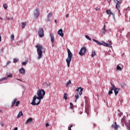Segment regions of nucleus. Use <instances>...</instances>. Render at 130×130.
<instances>
[{"label": "nucleus", "mask_w": 130, "mask_h": 130, "mask_svg": "<svg viewBox=\"0 0 130 130\" xmlns=\"http://www.w3.org/2000/svg\"><path fill=\"white\" fill-rule=\"evenodd\" d=\"M37 95H34L32 98V101L30 103L31 105H39L41 100L43 99L44 96L45 95V91L44 89H38Z\"/></svg>", "instance_id": "nucleus-1"}, {"label": "nucleus", "mask_w": 130, "mask_h": 130, "mask_svg": "<svg viewBox=\"0 0 130 130\" xmlns=\"http://www.w3.org/2000/svg\"><path fill=\"white\" fill-rule=\"evenodd\" d=\"M36 48L37 49V53H38V57L37 59H40V58H42V55H43V52L45 51V49L43 48L42 45L41 44H38L36 46Z\"/></svg>", "instance_id": "nucleus-2"}, {"label": "nucleus", "mask_w": 130, "mask_h": 130, "mask_svg": "<svg viewBox=\"0 0 130 130\" xmlns=\"http://www.w3.org/2000/svg\"><path fill=\"white\" fill-rule=\"evenodd\" d=\"M67 51L68 53V58L66 59V62L67 63V66L68 68H70V65L71 64V61H72V58H73V53L71 52L68 49H67Z\"/></svg>", "instance_id": "nucleus-3"}, {"label": "nucleus", "mask_w": 130, "mask_h": 130, "mask_svg": "<svg viewBox=\"0 0 130 130\" xmlns=\"http://www.w3.org/2000/svg\"><path fill=\"white\" fill-rule=\"evenodd\" d=\"M114 3H115V4H116V9H117V10H118L119 13L120 12V10H119V8H120V5H121V3H122V2L121 1V0L118 1V0H114Z\"/></svg>", "instance_id": "nucleus-4"}, {"label": "nucleus", "mask_w": 130, "mask_h": 130, "mask_svg": "<svg viewBox=\"0 0 130 130\" xmlns=\"http://www.w3.org/2000/svg\"><path fill=\"white\" fill-rule=\"evenodd\" d=\"M17 99H14L11 104V107H14V106H15H15H19V104H20V101H17Z\"/></svg>", "instance_id": "nucleus-5"}, {"label": "nucleus", "mask_w": 130, "mask_h": 130, "mask_svg": "<svg viewBox=\"0 0 130 130\" xmlns=\"http://www.w3.org/2000/svg\"><path fill=\"white\" fill-rule=\"evenodd\" d=\"M87 52V49H86V47H83L81 49L79 53V54L82 56V55H84L85 53Z\"/></svg>", "instance_id": "nucleus-6"}, {"label": "nucleus", "mask_w": 130, "mask_h": 130, "mask_svg": "<svg viewBox=\"0 0 130 130\" xmlns=\"http://www.w3.org/2000/svg\"><path fill=\"white\" fill-rule=\"evenodd\" d=\"M39 36L42 38V37H44V30L43 28H40L38 31Z\"/></svg>", "instance_id": "nucleus-7"}, {"label": "nucleus", "mask_w": 130, "mask_h": 130, "mask_svg": "<svg viewBox=\"0 0 130 130\" xmlns=\"http://www.w3.org/2000/svg\"><path fill=\"white\" fill-rule=\"evenodd\" d=\"M101 45H104L106 47H112L111 44L106 43L105 42H102L101 43Z\"/></svg>", "instance_id": "nucleus-8"}, {"label": "nucleus", "mask_w": 130, "mask_h": 130, "mask_svg": "<svg viewBox=\"0 0 130 130\" xmlns=\"http://www.w3.org/2000/svg\"><path fill=\"white\" fill-rule=\"evenodd\" d=\"M111 84L112 87L111 88V90L108 92L109 95H111V94L113 93L112 91H113L115 88V86H114V85H113L112 82H111Z\"/></svg>", "instance_id": "nucleus-9"}, {"label": "nucleus", "mask_w": 130, "mask_h": 130, "mask_svg": "<svg viewBox=\"0 0 130 130\" xmlns=\"http://www.w3.org/2000/svg\"><path fill=\"white\" fill-rule=\"evenodd\" d=\"M34 16L36 18L39 17V10L38 9H36L34 10Z\"/></svg>", "instance_id": "nucleus-10"}, {"label": "nucleus", "mask_w": 130, "mask_h": 130, "mask_svg": "<svg viewBox=\"0 0 130 130\" xmlns=\"http://www.w3.org/2000/svg\"><path fill=\"white\" fill-rule=\"evenodd\" d=\"M111 126L113 128H114L115 130L118 129V128L119 127V125H117L116 122H115L114 124H112Z\"/></svg>", "instance_id": "nucleus-11"}, {"label": "nucleus", "mask_w": 130, "mask_h": 130, "mask_svg": "<svg viewBox=\"0 0 130 130\" xmlns=\"http://www.w3.org/2000/svg\"><path fill=\"white\" fill-rule=\"evenodd\" d=\"M83 90H84V88H82L81 87H78V89H77L76 91L77 92H79V91H80L79 92V94L82 95L83 93Z\"/></svg>", "instance_id": "nucleus-12"}, {"label": "nucleus", "mask_w": 130, "mask_h": 130, "mask_svg": "<svg viewBox=\"0 0 130 130\" xmlns=\"http://www.w3.org/2000/svg\"><path fill=\"white\" fill-rule=\"evenodd\" d=\"M119 90H120V88H115L114 89V92L115 93V96H117V94H118L119 92Z\"/></svg>", "instance_id": "nucleus-13"}, {"label": "nucleus", "mask_w": 130, "mask_h": 130, "mask_svg": "<svg viewBox=\"0 0 130 130\" xmlns=\"http://www.w3.org/2000/svg\"><path fill=\"white\" fill-rule=\"evenodd\" d=\"M58 34L61 36V37H63L64 36V34L62 32V29H60L58 31Z\"/></svg>", "instance_id": "nucleus-14"}, {"label": "nucleus", "mask_w": 130, "mask_h": 130, "mask_svg": "<svg viewBox=\"0 0 130 130\" xmlns=\"http://www.w3.org/2000/svg\"><path fill=\"white\" fill-rule=\"evenodd\" d=\"M50 37L51 41L52 43H53V42H54V35H53V34L52 33L50 34Z\"/></svg>", "instance_id": "nucleus-15"}, {"label": "nucleus", "mask_w": 130, "mask_h": 130, "mask_svg": "<svg viewBox=\"0 0 130 130\" xmlns=\"http://www.w3.org/2000/svg\"><path fill=\"white\" fill-rule=\"evenodd\" d=\"M19 72L21 74H22V75H24L25 74V73H26V71L25 70V69H24L23 68H22L19 70Z\"/></svg>", "instance_id": "nucleus-16"}, {"label": "nucleus", "mask_w": 130, "mask_h": 130, "mask_svg": "<svg viewBox=\"0 0 130 130\" xmlns=\"http://www.w3.org/2000/svg\"><path fill=\"white\" fill-rule=\"evenodd\" d=\"M32 121L33 119H32V118H29L26 121L25 124H28V123H30V122H32Z\"/></svg>", "instance_id": "nucleus-17"}, {"label": "nucleus", "mask_w": 130, "mask_h": 130, "mask_svg": "<svg viewBox=\"0 0 130 130\" xmlns=\"http://www.w3.org/2000/svg\"><path fill=\"white\" fill-rule=\"evenodd\" d=\"M7 78H12L13 77V74L11 73H6Z\"/></svg>", "instance_id": "nucleus-18"}, {"label": "nucleus", "mask_w": 130, "mask_h": 130, "mask_svg": "<svg viewBox=\"0 0 130 130\" xmlns=\"http://www.w3.org/2000/svg\"><path fill=\"white\" fill-rule=\"evenodd\" d=\"M21 116H23V112L22 111H20L17 115V118H20Z\"/></svg>", "instance_id": "nucleus-19"}, {"label": "nucleus", "mask_w": 130, "mask_h": 130, "mask_svg": "<svg viewBox=\"0 0 130 130\" xmlns=\"http://www.w3.org/2000/svg\"><path fill=\"white\" fill-rule=\"evenodd\" d=\"M125 117H123L121 119V123L123 124V126H124V123H125Z\"/></svg>", "instance_id": "nucleus-20"}, {"label": "nucleus", "mask_w": 130, "mask_h": 130, "mask_svg": "<svg viewBox=\"0 0 130 130\" xmlns=\"http://www.w3.org/2000/svg\"><path fill=\"white\" fill-rule=\"evenodd\" d=\"M106 13L107 15H113V13L110 10H106Z\"/></svg>", "instance_id": "nucleus-21"}, {"label": "nucleus", "mask_w": 130, "mask_h": 130, "mask_svg": "<svg viewBox=\"0 0 130 130\" xmlns=\"http://www.w3.org/2000/svg\"><path fill=\"white\" fill-rule=\"evenodd\" d=\"M92 40H93V41L95 42V43H97V44H98V45H101V43L99 42V41L96 40L95 39H93Z\"/></svg>", "instance_id": "nucleus-22"}, {"label": "nucleus", "mask_w": 130, "mask_h": 130, "mask_svg": "<svg viewBox=\"0 0 130 130\" xmlns=\"http://www.w3.org/2000/svg\"><path fill=\"white\" fill-rule=\"evenodd\" d=\"M26 22H22L21 23V27L23 29H24V28H25V26H26Z\"/></svg>", "instance_id": "nucleus-23"}, {"label": "nucleus", "mask_w": 130, "mask_h": 130, "mask_svg": "<svg viewBox=\"0 0 130 130\" xmlns=\"http://www.w3.org/2000/svg\"><path fill=\"white\" fill-rule=\"evenodd\" d=\"M116 69L117 71H121V70H122V68H121V67H120V66L119 65H117Z\"/></svg>", "instance_id": "nucleus-24"}, {"label": "nucleus", "mask_w": 130, "mask_h": 130, "mask_svg": "<svg viewBox=\"0 0 130 130\" xmlns=\"http://www.w3.org/2000/svg\"><path fill=\"white\" fill-rule=\"evenodd\" d=\"M85 112L87 114V115H88V114H90V113H89V109H88V108H85Z\"/></svg>", "instance_id": "nucleus-25"}, {"label": "nucleus", "mask_w": 130, "mask_h": 130, "mask_svg": "<svg viewBox=\"0 0 130 130\" xmlns=\"http://www.w3.org/2000/svg\"><path fill=\"white\" fill-rule=\"evenodd\" d=\"M52 16V13L51 12H50L48 15H47V18L48 19H49V18H50V17H51Z\"/></svg>", "instance_id": "nucleus-26"}, {"label": "nucleus", "mask_w": 130, "mask_h": 130, "mask_svg": "<svg viewBox=\"0 0 130 130\" xmlns=\"http://www.w3.org/2000/svg\"><path fill=\"white\" fill-rule=\"evenodd\" d=\"M96 55V53L95 52V51H92V54H91V57H94Z\"/></svg>", "instance_id": "nucleus-27"}, {"label": "nucleus", "mask_w": 130, "mask_h": 130, "mask_svg": "<svg viewBox=\"0 0 130 130\" xmlns=\"http://www.w3.org/2000/svg\"><path fill=\"white\" fill-rule=\"evenodd\" d=\"M85 38H86V39H88V40H89V41H91V40H92L91 38H90V37H89V36L88 35L85 36Z\"/></svg>", "instance_id": "nucleus-28"}, {"label": "nucleus", "mask_w": 130, "mask_h": 130, "mask_svg": "<svg viewBox=\"0 0 130 130\" xmlns=\"http://www.w3.org/2000/svg\"><path fill=\"white\" fill-rule=\"evenodd\" d=\"M70 84H72V81H71V80H69L68 82H67L66 83L67 87H68V86H69Z\"/></svg>", "instance_id": "nucleus-29"}, {"label": "nucleus", "mask_w": 130, "mask_h": 130, "mask_svg": "<svg viewBox=\"0 0 130 130\" xmlns=\"http://www.w3.org/2000/svg\"><path fill=\"white\" fill-rule=\"evenodd\" d=\"M64 98L65 100H67V99H68V94H67L66 93H64Z\"/></svg>", "instance_id": "nucleus-30"}, {"label": "nucleus", "mask_w": 130, "mask_h": 130, "mask_svg": "<svg viewBox=\"0 0 130 130\" xmlns=\"http://www.w3.org/2000/svg\"><path fill=\"white\" fill-rule=\"evenodd\" d=\"M75 98H76L75 102H77V100L79 99V94H78V93L77 94V95H75Z\"/></svg>", "instance_id": "nucleus-31"}, {"label": "nucleus", "mask_w": 130, "mask_h": 130, "mask_svg": "<svg viewBox=\"0 0 130 130\" xmlns=\"http://www.w3.org/2000/svg\"><path fill=\"white\" fill-rule=\"evenodd\" d=\"M28 63V60H26L25 62H23L22 63V66H26L27 63Z\"/></svg>", "instance_id": "nucleus-32"}, {"label": "nucleus", "mask_w": 130, "mask_h": 130, "mask_svg": "<svg viewBox=\"0 0 130 130\" xmlns=\"http://www.w3.org/2000/svg\"><path fill=\"white\" fill-rule=\"evenodd\" d=\"M3 7L5 10H7V9H8V5L7 4H4Z\"/></svg>", "instance_id": "nucleus-33"}, {"label": "nucleus", "mask_w": 130, "mask_h": 130, "mask_svg": "<svg viewBox=\"0 0 130 130\" xmlns=\"http://www.w3.org/2000/svg\"><path fill=\"white\" fill-rule=\"evenodd\" d=\"M11 39L12 41H13V40H14V39H15V36L14 35H12V36H11Z\"/></svg>", "instance_id": "nucleus-34"}, {"label": "nucleus", "mask_w": 130, "mask_h": 130, "mask_svg": "<svg viewBox=\"0 0 130 130\" xmlns=\"http://www.w3.org/2000/svg\"><path fill=\"white\" fill-rule=\"evenodd\" d=\"M5 80H8V77H4V78H2L1 79H0V81H4Z\"/></svg>", "instance_id": "nucleus-35"}, {"label": "nucleus", "mask_w": 130, "mask_h": 130, "mask_svg": "<svg viewBox=\"0 0 130 130\" xmlns=\"http://www.w3.org/2000/svg\"><path fill=\"white\" fill-rule=\"evenodd\" d=\"M70 108L71 109H73V103H70Z\"/></svg>", "instance_id": "nucleus-36"}, {"label": "nucleus", "mask_w": 130, "mask_h": 130, "mask_svg": "<svg viewBox=\"0 0 130 130\" xmlns=\"http://www.w3.org/2000/svg\"><path fill=\"white\" fill-rule=\"evenodd\" d=\"M13 62H14V63H16V62H18V59H16V58H14L13 59Z\"/></svg>", "instance_id": "nucleus-37"}, {"label": "nucleus", "mask_w": 130, "mask_h": 130, "mask_svg": "<svg viewBox=\"0 0 130 130\" xmlns=\"http://www.w3.org/2000/svg\"><path fill=\"white\" fill-rule=\"evenodd\" d=\"M11 62H11V61H8L7 63V66H9V64H10V63H11Z\"/></svg>", "instance_id": "nucleus-38"}, {"label": "nucleus", "mask_w": 130, "mask_h": 130, "mask_svg": "<svg viewBox=\"0 0 130 130\" xmlns=\"http://www.w3.org/2000/svg\"><path fill=\"white\" fill-rule=\"evenodd\" d=\"M106 31H107V30H102V33H103V34H105V33H106Z\"/></svg>", "instance_id": "nucleus-39"}, {"label": "nucleus", "mask_w": 130, "mask_h": 130, "mask_svg": "<svg viewBox=\"0 0 130 130\" xmlns=\"http://www.w3.org/2000/svg\"><path fill=\"white\" fill-rule=\"evenodd\" d=\"M103 30H106V31H107V30H106V28H104V27H103V28H102V31H103Z\"/></svg>", "instance_id": "nucleus-40"}, {"label": "nucleus", "mask_w": 130, "mask_h": 130, "mask_svg": "<svg viewBox=\"0 0 130 130\" xmlns=\"http://www.w3.org/2000/svg\"><path fill=\"white\" fill-rule=\"evenodd\" d=\"M46 126H49V123H46Z\"/></svg>", "instance_id": "nucleus-41"}, {"label": "nucleus", "mask_w": 130, "mask_h": 130, "mask_svg": "<svg viewBox=\"0 0 130 130\" xmlns=\"http://www.w3.org/2000/svg\"><path fill=\"white\" fill-rule=\"evenodd\" d=\"M72 127H73V125H71L70 127H69V130H72Z\"/></svg>", "instance_id": "nucleus-42"}, {"label": "nucleus", "mask_w": 130, "mask_h": 130, "mask_svg": "<svg viewBox=\"0 0 130 130\" xmlns=\"http://www.w3.org/2000/svg\"><path fill=\"white\" fill-rule=\"evenodd\" d=\"M127 129L130 130V126H127Z\"/></svg>", "instance_id": "nucleus-43"}, {"label": "nucleus", "mask_w": 130, "mask_h": 130, "mask_svg": "<svg viewBox=\"0 0 130 130\" xmlns=\"http://www.w3.org/2000/svg\"><path fill=\"white\" fill-rule=\"evenodd\" d=\"M121 31H124V28L123 27H122V28H121Z\"/></svg>", "instance_id": "nucleus-44"}, {"label": "nucleus", "mask_w": 130, "mask_h": 130, "mask_svg": "<svg viewBox=\"0 0 130 130\" xmlns=\"http://www.w3.org/2000/svg\"><path fill=\"white\" fill-rule=\"evenodd\" d=\"M69 16H70V15H69V14H67L66 15V18H68L69 17Z\"/></svg>", "instance_id": "nucleus-45"}, {"label": "nucleus", "mask_w": 130, "mask_h": 130, "mask_svg": "<svg viewBox=\"0 0 130 130\" xmlns=\"http://www.w3.org/2000/svg\"><path fill=\"white\" fill-rule=\"evenodd\" d=\"M3 110H2L1 109H0V113H3Z\"/></svg>", "instance_id": "nucleus-46"}, {"label": "nucleus", "mask_w": 130, "mask_h": 130, "mask_svg": "<svg viewBox=\"0 0 130 130\" xmlns=\"http://www.w3.org/2000/svg\"><path fill=\"white\" fill-rule=\"evenodd\" d=\"M14 130H18V127H16L14 129Z\"/></svg>", "instance_id": "nucleus-47"}, {"label": "nucleus", "mask_w": 130, "mask_h": 130, "mask_svg": "<svg viewBox=\"0 0 130 130\" xmlns=\"http://www.w3.org/2000/svg\"><path fill=\"white\" fill-rule=\"evenodd\" d=\"M1 41H2V36H1V35H0V42H1Z\"/></svg>", "instance_id": "nucleus-48"}, {"label": "nucleus", "mask_w": 130, "mask_h": 130, "mask_svg": "<svg viewBox=\"0 0 130 130\" xmlns=\"http://www.w3.org/2000/svg\"><path fill=\"white\" fill-rule=\"evenodd\" d=\"M103 28H106V25H104Z\"/></svg>", "instance_id": "nucleus-49"}, {"label": "nucleus", "mask_w": 130, "mask_h": 130, "mask_svg": "<svg viewBox=\"0 0 130 130\" xmlns=\"http://www.w3.org/2000/svg\"><path fill=\"white\" fill-rule=\"evenodd\" d=\"M109 44H112V43L111 42V41H110V42H109Z\"/></svg>", "instance_id": "nucleus-50"}, {"label": "nucleus", "mask_w": 130, "mask_h": 130, "mask_svg": "<svg viewBox=\"0 0 130 130\" xmlns=\"http://www.w3.org/2000/svg\"><path fill=\"white\" fill-rule=\"evenodd\" d=\"M54 22H55V23L56 24V22H57V20H56V19H55V20H54Z\"/></svg>", "instance_id": "nucleus-51"}, {"label": "nucleus", "mask_w": 130, "mask_h": 130, "mask_svg": "<svg viewBox=\"0 0 130 130\" xmlns=\"http://www.w3.org/2000/svg\"><path fill=\"white\" fill-rule=\"evenodd\" d=\"M80 114H82V113H83V112H80Z\"/></svg>", "instance_id": "nucleus-52"}, {"label": "nucleus", "mask_w": 130, "mask_h": 130, "mask_svg": "<svg viewBox=\"0 0 130 130\" xmlns=\"http://www.w3.org/2000/svg\"><path fill=\"white\" fill-rule=\"evenodd\" d=\"M0 20H3V18L0 17Z\"/></svg>", "instance_id": "nucleus-53"}, {"label": "nucleus", "mask_w": 130, "mask_h": 130, "mask_svg": "<svg viewBox=\"0 0 130 130\" xmlns=\"http://www.w3.org/2000/svg\"><path fill=\"white\" fill-rule=\"evenodd\" d=\"M4 125L3 124H2V126H4Z\"/></svg>", "instance_id": "nucleus-54"}, {"label": "nucleus", "mask_w": 130, "mask_h": 130, "mask_svg": "<svg viewBox=\"0 0 130 130\" xmlns=\"http://www.w3.org/2000/svg\"><path fill=\"white\" fill-rule=\"evenodd\" d=\"M8 20H10V19H9V18H8Z\"/></svg>", "instance_id": "nucleus-55"}, {"label": "nucleus", "mask_w": 130, "mask_h": 130, "mask_svg": "<svg viewBox=\"0 0 130 130\" xmlns=\"http://www.w3.org/2000/svg\"><path fill=\"white\" fill-rule=\"evenodd\" d=\"M106 23H107V22H105Z\"/></svg>", "instance_id": "nucleus-56"}]
</instances>
